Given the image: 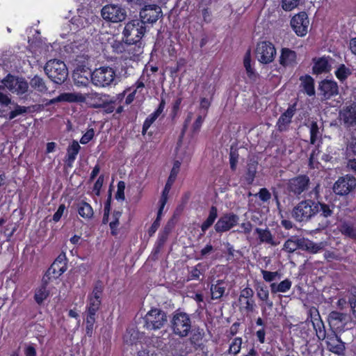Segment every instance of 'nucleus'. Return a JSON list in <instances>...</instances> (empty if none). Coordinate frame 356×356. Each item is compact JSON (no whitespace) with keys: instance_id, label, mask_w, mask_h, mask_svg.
Returning a JSON list of instances; mask_svg holds the SVG:
<instances>
[{"instance_id":"1","label":"nucleus","mask_w":356,"mask_h":356,"mask_svg":"<svg viewBox=\"0 0 356 356\" xmlns=\"http://www.w3.org/2000/svg\"><path fill=\"white\" fill-rule=\"evenodd\" d=\"M104 285L102 280L95 282L92 291L87 296L86 312V332L92 337L94 325L96 322L97 313L100 310L102 304V297Z\"/></svg>"},{"instance_id":"2","label":"nucleus","mask_w":356,"mask_h":356,"mask_svg":"<svg viewBox=\"0 0 356 356\" xmlns=\"http://www.w3.org/2000/svg\"><path fill=\"white\" fill-rule=\"evenodd\" d=\"M109 97V95L98 92H90L85 95L79 92H63L57 97L51 99L48 104H51L58 102H86L90 108H100L104 105L105 99Z\"/></svg>"},{"instance_id":"3","label":"nucleus","mask_w":356,"mask_h":356,"mask_svg":"<svg viewBox=\"0 0 356 356\" xmlns=\"http://www.w3.org/2000/svg\"><path fill=\"white\" fill-rule=\"evenodd\" d=\"M192 327L191 319L188 314L180 309L175 310L170 320L172 333L180 338L188 336Z\"/></svg>"},{"instance_id":"4","label":"nucleus","mask_w":356,"mask_h":356,"mask_svg":"<svg viewBox=\"0 0 356 356\" xmlns=\"http://www.w3.org/2000/svg\"><path fill=\"white\" fill-rule=\"evenodd\" d=\"M44 72L48 77L57 84L63 83L68 76L65 63L57 59L49 60L44 66Z\"/></svg>"},{"instance_id":"5","label":"nucleus","mask_w":356,"mask_h":356,"mask_svg":"<svg viewBox=\"0 0 356 356\" xmlns=\"http://www.w3.org/2000/svg\"><path fill=\"white\" fill-rule=\"evenodd\" d=\"M314 200L311 199L303 200L295 206L291 215L293 219L298 222H307L315 216Z\"/></svg>"},{"instance_id":"6","label":"nucleus","mask_w":356,"mask_h":356,"mask_svg":"<svg viewBox=\"0 0 356 356\" xmlns=\"http://www.w3.org/2000/svg\"><path fill=\"white\" fill-rule=\"evenodd\" d=\"M144 327L147 330H157L167 323L166 313L158 308H152L143 318Z\"/></svg>"},{"instance_id":"7","label":"nucleus","mask_w":356,"mask_h":356,"mask_svg":"<svg viewBox=\"0 0 356 356\" xmlns=\"http://www.w3.org/2000/svg\"><path fill=\"white\" fill-rule=\"evenodd\" d=\"M115 76L113 68L107 66L100 67L91 73V81L95 86L104 88L113 83Z\"/></svg>"},{"instance_id":"8","label":"nucleus","mask_w":356,"mask_h":356,"mask_svg":"<svg viewBox=\"0 0 356 356\" xmlns=\"http://www.w3.org/2000/svg\"><path fill=\"white\" fill-rule=\"evenodd\" d=\"M146 32V27L138 19L129 22L124 26L122 35L127 41H141Z\"/></svg>"},{"instance_id":"9","label":"nucleus","mask_w":356,"mask_h":356,"mask_svg":"<svg viewBox=\"0 0 356 356\" xmlns=\"http://www.w3.org/2000/svg\"><path fill=\"white\" fill-rule=\"evenodd\" d=\"M255 54L259 63L265 65L270 64L275 59L276 49L272 42L261 41L257 44Z\"/></svg>"},{"instance_id":"10","label":"nucleus","mask_w":356,"mask_h":356,"mask_svg":"<svg viewBox=\"0 0 356 356\" xmlns=\"http://www.w3.org/2000/svg\"><path fill=\"white\" fill-rule=\"evenodd\" d=\"M67 268V259L64 252H60L45 272L44 276L56 280L61 276Z\"/></svg>"},{"instance_id":"11","label":"nucleus","mask_w":356,"mask_h":356,"mask_svg":"<svg viewBox=\"0 0 356 356\" xmlns=\"http://www.w3.org/2000/svg\"><path fill=\"white\" fill-rule=\"evenodd\" d=\"M310 179L307 175H299L289 179L286 190L289 194L299 196L308 189Z\"/></svg>"},{"instance_id":"12","label":"nucleus","mask_w":356,"mask_h":356,"mask_svg":"<svg viewBox=\"0 0 356 356\" xmlns=\"http://www.w3.org/2000/svg\"><path fill=\"white\" fill-rule=\"evenodd\" d=\"M292 30L298 37H304L308 33L309 19L305 11H301L292 17L290 21Z\"/></svg>"},{"instance_id":"13","label":"nucleus","mask_w":356,"mask_h":356,"mask_svg":"<svg viewBox=\"0 0 356 356\" xmlns=\"http://www.w3.org/2000/svg\"><path fill=\"white\" fill-rule=\"evenodd\" d=\"M239 221V216L233 212H227L222 214L214 225L216 233L222 234L231 230L236 226Z\"/></svg>"},{"instance_id":"14","label":"nucleus","mask_w":356,"mask_h":356,"mask_svg":"<svg viewBox=\"0 0 356 356\" xmlns=\"http://www.w3.org/2000/svg\"><path fill=\"white\" fill-rule=\"evenodd\" d=\"M318 95L322 100H330L339 93L337 82L333 79H324L318 83Z\"/></svg>"},{"instance_id":"15","label":"nucleus","mask_w":356,"mask_h":356,"mask_svg":"<svg viewBox=\"0 0 356 356\" xmlns=\"http://www.w3.org/2000/svg\"><path fill=\"white\" fill-rule=\"evenodd\" d=\"M162 16V10L156 4H148L141 8L140 11V22L145 24H154Z\"/></svg>"},{"instance_id":"16","label":"nucleus","mask_w":356,"mask_h":356,"mask_svg":"<svg viewBox=\"0 0 356 356\" xmlns=\"http://www.w3.org/2000/svg\"><path fill=\"white\" fill-rule=\"evenodd\" d=\"M327 349L328 351L338 356H346V346L341 339L332 331L325 337Z\"/></svg>"},{"instance_id":"17","label":"nucleus","mask_w":356,"mask_h":356,"mask_svg":"<svg viewBox=\"0 0 356 356\" xmlns=\"http://www.w3.org/2000/svg\"><path fill=\"white\" fill-rule=\"evenodd\" d=\"M356 186V179L354 177L346 175L340 177L334 184L333 191L339 195H346L351 192Z\"/></svg>"},{"instance_id":"18","label":"nucleus","mask_w":356,"mask_h":356,"mask_svg":"<svg viewBox=\"0 0 356 356\" xmlns=\"http://www.w3.org/2000/svg\"><path fill=\"white\" fill-rule=\"evenodd\" d=\"M102 16L106 21L118 22L125 19L126 14L117 6L106 5L102 9Z\"/></svg>"},{"instance_id":"19","label":"nucleus","mask_w":356,"mask_h":356,"mask_svg":"<svg viewBox=\"0 0 356 356\" xmlns=\"http://www.w3.org/2000/svg\"><path fill=\"white\" fill-rule=\"evenodd\" d=\"M5 85L13 92L18 95L25 94L28 91L29 85L22 78L8 75L5 79Z\"/></svg>"},{"instance_id":"20","label":"nucleus","mask_w":356,"mask_h":356,"mask_svg":"<svg viewBox=\"0 0 356 356\" xmlns=\"http://www.w3.org/2000/svg\"><path fill=\"white\" fill-rule=\"evenodd\" d=\"M340 117L346 129L356 126V102L344 107L340 111Z\"/></svg>"},{"instance_id":"21","label":"nucleus","mask_w":356,"mask_h":356,"mask_svg":"<svg viewBox=\"0 0 356 356\" xmlns=\"http://www.w3.org/2000/svg\"><path fill=\"white\" fill-rule=\"evenodd\" d=\"M296 104L290 105L288 108L281 114L276 123L277 129L280 132L286 131L296 113Z\"/></svg>"},{"instance_id":"22","label":"nucleus","mask_w":356,"mask_h":356,"mask_svg":"<svg viewBox=\"0 0 356 356\" xmlns=\"http://www.w3.org/2000/svg\"><path fill=\"white\" fill-rule=\"evenodd\" d=\"M81 148L79 143L76 140H72V141L69 144L66 149V154L63 159L65 168H72L73 167V164L81 150Z\"/></svg>"},{"instance_id":"23","label":"nucleus","mask_w":356,"mask_h":356,"mask_svg":"<svg viewBox=\"0 0 356 356\" xmlns=\"http://www.w3.org/2000/svg\"><path fill=\"white\" fill-rule=\"evenodd\" d=\"M180 166V161H174L172 168L170 170V175L167 179V181L161 193V199L168 200L170 191L177 179V175L179 174V172Z\"/></svg>"},{"instance_id":"24","label":"nucleus","mask_w":356,"mask_h":356,"mask_svg":"<svg viewBox=\"0 0 356 356\" xmlns=\"http://www.w3.org/2000/svg\"><path fill=\"white\" fill-rule=\"evenodd\" d=\"M51 281L50 278L43 275L40 285L35 289L33 298L38 305H41L49 296L50 291L47 289V286Z\"/></svg>"},{"instance_id":"25","label":"nucleus","mask_w":356,"mask_h":356,"mask_svg":"<svg viewBox=\"0 0 356 356\" xmlns=\"http://www.w3.org/2000/svg\"><path fill=\"white\" fill-rule=\"evenodd\" d=\"M279 62L284 67H293L297 64V53L286 47L282 48Z\"/></svg>"},{"instance_id":"26","label":"nucleus","mask_w":356,"mask_h":356,"mask_svg":"<svg viewBox=\"0 0 356 356\" xmlns=\"http://www.w3.org/2000/svg\"><path fill=\"white\" fill-rule=\"evenodd\" d=\"M314 212L315 216L319 215L323 218L327 219L334 214L335 205L334 204H326L323 202L314 200Z\"/></svg>"},{"instance_id":"27","label":"nucleus","mask_w":356,"mask_h":356,"mask_svg":"<svg viewBox=\"0 0 356 356\" xmlns=\"http://www.w3.org/2000/svg\"><path fill=\"white\" fill-rule=\"evenodd\" d=\"M143 51L142 41H127L126 40V58L134 59L140 56Z\"/></svg>"},{"instance_id":"28","label":"nucleus","mask_w":356,"mask_h":356,"mask_svg":"<svg viewBox=\"0 0 356 356\" xmlns=\"http://www.w3.org/2000/svg\"><path fill=\"white\" fill-rule=\"evenodd\" d=\"M312 67V72L314 74H321L329 72L331 70V65L327 58L323 56L318 58H314Z\"/></svg>"},{"instance_id":"29","label":"nucleus","mask_w":356,"mask_h":356,"mask_svg":"<svg viewBox=\"0 0 356 356\" xmlns=\"http://www.w3.org/2000/svg\"><path fill=\"white\" fill-rule=\"evenodd\" d=\"M339 231L344 236L356 241V227L353 222L343 220L338 226Z\"/></svg>"},{"instance_id":"30","label":"nucleus","mask_w":356,"mask_h":356,"mask_svg":"<svg viewBox=\"0 0 356 356\" xmlns=\"http://www.w3.org/2000/svg\"><path fill=\"white\" fill-rule=\"evenodd\" d=\"M258 162L250 161L247 165V169L243 176V181L247 185H252L256 177Z\"/></svg>"},{"instance_id":"31","label":"nucleus","mask_w":356,"mask_h":356,"mask_svg":"<svg viewBox=\"0 0 356 356\" xmlns=\"http://www.w3.org/2000/svg\"><path fill=\"white\" fill-rule=\"evenodd\" d=\"M300 86L302 87L305 92L309 97L315 95L314 79L312 76L305 74L300 77Z\"/></svg>"},{"instance_id":"32","label":"nucleus","mask_w":356,"mask_h":356,"mask_svg":"<svg viewBox=\"0 0 356 356\" xmlns=\"http://www.w3.org/2000/svg\"><path fill=\"white\" fill-rule=\"evenodd\" d=\"M314 329L316 331V334L319 340H324L327 334L324 325L323 321L321 320L319 314L318 313L316 317L312 318V320Z\"/></svg>"},{"instance_id":"33","label":"nucleus","mask_w":356,"mask_h":356,"mask_svg":"<svg viewBox=\"0 0 356 356\" xmlns=\"http://www.w3.org/2000/svg\"><path fill=\"white\" fill-rule=\"evenodd\" d=\"M292 286V282L286 278L280 283L273 282L270 284V292L273 294H276L277 293H286L289 291Z\"/></svg>"},{"instance_id":"34","label":"nucleus","mask_w":356,"mask_h":356,"mask_svg":"<svg viewBox=\"0 0 356 356\" xmlns=\"http://www.w3.org/2000/svg\"><path fill=\"white\" fill-rule=\"evenodd\" d=\"M257 298L265 302L268 307H272L273 301L269 299V290L264 284L259 283L255 287Z\"/></svg>"},{"instance_id":"35","label":"nucleus","mask_w":356,"mask_h":356,"mask_svg":"<svg viewBox=\"0 0 356 356\" xmlns=\"http://www.w3.org/2000/svg\"><path fill=\"white\" fill-rule=\"evenodd\" d=\"M171 229L168 225L165 226L161 232H159L158 238L154 244V252L159 253L163 248L164 244L168 240V236L170 233Z\"/></svg>"},{"instance_id":"36","label":"nucleus","mask_w":356,"mask_h":356,"mask_svg":"<svg viewBox=\"0 0 356 356\" xmlns=\"http://www.w3.org/2000/svg\"><path fill=\"white\" fill-rule=\"evenodd\" d=\"M76 209L79 216L84 219H91L94 216L92 206L84 200L77 204Z\"/></svg>"},{"instance_id":"37","label":"nucleus","mask_w":356,"mask_h":356,"mask_svg":"<svg viewBox=\"0 0 356 356\" xmlns=\"http://www.w3.org/2000/svg\"><path fill=\"white\" fill-rule=\"evenodd\" d=\"M206 266L202 263H198L188 270L187 281L199 280L201 275L206 272Z\"/></svg>"},{"instance_id":"38","label":"nucleus","mask_w":356,"mask_h":356,"mask_svg":"<svg viewBox=\"0 0 356 356\" xmlns=\"http://www.w3.org/2000/svg\"><path fill=\"white\" fill-rule=\"evenodd\" d=\"M302 241V238L291 236L284 242L283 250L289 253H292L297 249H301Z\"/></svg>"},{"instance_id":"39","label":"nucleus","mask_w":356,"mask_h":356,"mask_svg":"<svg viewBox=\"0 0 356 356\" xmlns=\"http://www.w3.org/2000/svg\"><path fill=\"white\" fill-rule=\"evenodd\" d=\"M218 218V209L216 206H211L209 211V216L207 219L202 223L200 228L203 233L214 223Z\"/></svg>"},{"instance_id":"40","label":"nucleus","mask_w":356,"mask_h":356,"mask_svg":"<svg viewBox=\"0 0 356 356\" xmlns=\"http://www.w3.org/2000/svg\"><path fill=\"white\" fill-rule=\"evenodd\" d=\"M337 79L341 83L346 81L348 78L352 74V70L345 64H339L334 71Z\"/></svg>"},{"instance_id":"41","label":"nucleus","mask_w":356,"mask_h":356,"mask_svg":"<svg viewBox=\"0 0 356 356\" xmlns=\"http://www.w3.org/2000/svg\"><path fill=\"white\" fill-rule=\"evenodd\" d=\"M122 211L115 210L112 214V220L109 222L111 234L113 236H117L119 234L120 218L122 216Z\"/></svg>"},{"instance_id":"42","label":"nucleus","mask_w":356,"mask_h":356,"mask_svg":"<svg viewBox=\"0 0 356 356\" xmlns=\"http://www.w3.org/2000/svg\"><path fill=\"white\" fill-rule=\"evenodd\" d=\"M243 65L246 70L247 76L250 79H255L257 74L251 65V50H247L243 58Z\"/></svg>"},{"instance_id":"43","label":"nucleus","mask_w":356,"mask_h":356,"mask_svg":"<svg viewBox=\"0 0 356 356\" xmlns=\"http://www.w3.org/2000/svg\"><path fill=\"white\" fill-rule=\"evenodd\" d=\"M255 233L258 234V237L261 243H266L272 245H276L273 241V236L268 229L257 227L255 229Z\"/></svg>"},{"instance_id":"44","label":"nucleus","mask_w":356,"mask_h":356,"mask_svg":"<svg viewBox=\"0 0 356 356\" xmlns=\"http://www.w3.org/2000/svg\"><path fill=\"white\" fill-rule=\"evenodd\" d=\"M190 343L193 347H200L204 333L202 329L195 327L191 330Z\"/></svg>"},{"instance_id":"45","label":"nucleus","mask_w":356,"mask_h":356,"mask_svg":"<svg viewBox=\"0 0 356 356\" xmlns=\"http://www.w3.org/2000/svg\"><path fill=\"white\" fill-rule=\"evenodd\" d=\"M211 298L213 300L220 299L225 293V287L224 286L223 280H218L216 284L211 286Z\"/></svg>"},{"instance_id":"46","label":"nucleus","mask_w":356,"mask_h":356,"mask_svg":"<svg viewBox=\"0 0 356 356\" xmlns=\"http://www.w3.org/2000/svg\"><path fill=\"white\" fill-rule=\"evenodd\" d=\"M310 144L316 145L318 140H322V134L319 131V127L316 121H312L309 126Z\"/></svg>"},{"instance_id":"47","label":"nucleus","mask_w":356,"mask_h":356,"mask_svg":"<svg viewBox=\"0 0 356 356\" xmlns=\"http://www.w3.org/2000/svg\"><path fill=\"white\" fill-rule=\"evenodd\" d=\"M30 84L32 88L42 93H46L48 90L46 86L45 82L38 75L34 76L30 81Z\"/></svg>"},{"instance_id":"48","label":"nucleus","mask_w":356,"mask_h":356,"mask_svg":"<svg viewBox=\"0 0 356 356\" xmlns=\"http://www.w3.org/2000/svg\"><path fill=\"white\" fill-rule=\"evenodd\" d=\"M301 250H306L309 253L316 254L322 248L321 246L312 241L302 238Z\"/></svg>"},{"instance_id":"49","label":"nucleus","mask_w":356,"mask_h":356,"mask_svg":"<svg viewBox=\"0 0 356 356\" xmlns=\"http://www.w3.org/2000/svg\"><path fill=\"white\" fill-rule=\"evenodd\" d=\"M29 112L30 107L15 104L14 109L8 113V119L9 120H12L19 115H23Z\"/></svg>"},{"instance_id":"50","label":"nucleus","mask_w":356,"mask_h":356,"mask_svg":"<svg viewBox=\"0 0 356 356\" xmlns=\"http://www.w3.org/2000/svg\"><path fill=\"white\" fill-rule=\"evenodd\" d=\"M348 303L353 318L356 321V286H353L349 290Z\"/></svg>"},{"instance_id":"51","label":"nucleus","mask_w":356,"mask_h":356,"mask_svg":"<svg viewBox=\"0 0 356 356\" xmlns=\"http://www.w3.org/2000/svg\"><path fill=\"white\" fill-rule=\"evenodd\" d=\"M239 154L238 149L234 147L233 145L230 147V152L229 154L230 168L232 171L236 170L237 163L238 161Z\"/></svg>"},{"instance_id":"52","label":"nucleus","mask_w":356,"mask_h":356,"mask_svg":"<svg viewBox=\"0 0 356 356\" xmlns=\"http://www.w3.org/2000/svg\"><path fill=\"white\" fill-rule=\"evenodd\" d=\"M242 345V338L241 337H235L232 343L229 345L228 349L229 354L236 355L238 354L241 349Z\"/></svg>"},{"instance_id":"53","label":"nucleus","mask_w":356,"mask_h":356,"mask_svg":"<svg viewBox=\"0 0 356 356\" xmlns=\"http://www.w3.org/2000/svg\"><path fill=\"white\" fill-rule=\"evenodd\" d=\"M113 51L116 54H124L126 55V40H114L111 44Z\"/></svg>"},{"instance_id":"54","label":"nucleus","mask_w":356,"mask_h":356,"mask_svg":"<svg viewBox=\"0 0 356 356\" xmlns=\"http://www.w3.org/2000/svg\"><path fill=\"white\" fill-rule=\"evenodd\" d=\"M346 315L337 311L331 312L329 314V320L330 323L337 325L338 323H343L346 321Z\"/></svg>"},{"instance_id":"55","label":"nucleus","mask_w":356,"mask_h":356,"mask_svg":"<svg viewBox=\"0 0 356 356\" xmlns=\"http://www.w3.org/2000/svg\"><path fill=\"white\" fill-rule=\"evenodd\" d=\"M157 118L158 117H156L154 113H151L146 118L143 122L142 128V134L143 136L146 134L149 128L156 121Z\"/></svg>"},{"instance_id":"56","label":"nucleus","mask_w":356,"mask_h":356,"mask_svg":"<svg viewBox=\"0 0 356 356\" xmlns=\"http://www.w3.org/2000/svg\"><path fill=\"white\" fill-rule=\"evenodd\" d=\"M254 291L250 287H245L243 289L240 293L238 300L242 302L243 300H251L254 299Z\"/></svg>"},{"instance_id":"57","label":"nucleus","mask_w":356,"mask_h":356,"mask_svg":"<svg viewBox=\"0 0 356 356\" xmlns=\"http://www.w3.org/2000/svg\"><path fill=\"white\" fill-rule=\"evenodd\" d=\"M300 0H282V8L285 11H291L298 7Z\"/></svg>"},{"instance_id":"58","label":"nucleus","mask_w":356,"mask_h":356,"mask_svg":"<svg viewBox=\"0 0 356 356\" xmlns=\"http://www.w3.org/2000/svg\"><path fill=\"white\" fill-rule=\"evenodd\" d=\"M183 99L181 97H177L173 102L170 111V117L172 120L175 119L180 110V106Z\"/></svg>"},{"instance_id":"59","label":"nucleus","mask_w":356,"mask_h":356,"mask_svg":"<svg viewBox=\"0 0 356 356\" xmlns=\"http://www.w3.org/2000/svg\"><path fill=\"white\" fill-rule=\"evenodd\" d=\"M117 192L115 193V199L118 201H124L125 200L124 189L125 183L123 181H119L117 185Z\"/></svg>"},{"instance_id":"60","label":"nucleus","mask_w":356,"mask_h":356,"mask_svg":"<svg viewBox=\"0 0 356 356\" xmlns=\"http://www.w3.org/2000/svg\"><path fill=\"white\" fill-rule=\"evenodd\" d=\"M255 196H258L263 202H267L271 199V193L266 188H260L259 192L255 194Z\"/></svg>"},{"instance_id":"61","label":"nucleus","mask_w":356,"mask_h":356,"mask_svg":"<svg viewBox=\"0 0 356 356\" xmlns=\"http://www.w3.org/2000/svg\"><path fill=\"white\" fill-rule=\"evenodd\" d=\"M115 101L109 99V97H107L106 99H105L104 105L102 106L101 108H104V111L106 113H113L115 109Z\"/></svg>"},{"instance_id":"62","label":"nucleus","mask_w":356,"mask_h":356,"mask_svg":"<svg viewBox=\"0 0 356 356\" xmlns=\"http://www.w3.org/2000/svg\"><path fill=\"white\" fill-rule=\"evenodd\" d=\"M95 136V131L92 128L87 130L80 139V143L86 145Z\"/></svg>"},{"instance_id":"63","label":"nucleus","mask_w":356,"mask_h":356,"mask_svg":"<svg viewBox=\"0 0 356 356\" xmlns=\"http://www.w3.org/2000/svg\"><path fill=\"white\" fill-rule=\"evenodd\" d=\"M104 181V176L103 175H101L97 178L95 183L94 184L93 191L95 192V194L97 196H99L100 195V191H101L102 187L103 186Z\"/></svg>"},{"instance_id":"64","label":"nucleus","mask_w":356,"mask_h":356,"mask_svg":"<svg viewBox=\"0 0 356 356\" xmlns=\"http://www.w3.org/2000/svg\"><path fill=\"white\" fill-rule=\"evenodd\" d=\"M347 151L349 154L352 153L356 156V136H352L347 147Z\"/></svg>"}]
</instances>
